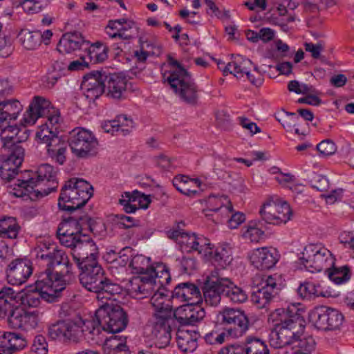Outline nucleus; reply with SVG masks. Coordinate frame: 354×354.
I'll return each instance as SVG.
<instances>
[{"label": "nucleus", "instance_id": "obj_23", "mask_svg": "<svg viewBox=\"0 0 354 354\" xmlns=\"http://www.w3.org/2000/svg\"><path fill=\"white\" fill-rule=\"evenodd\" d=\"M39 312L37 310L28 311L23 308L15 309L8 318V322L13 328H21L24 330L35 329L40 320Z\"/></svg>", "mask_w": 354, "mask_h": 354}, {"label": "nucleus", "instance_id": "obj_53", "mask_svg": "<svg viewBox=\"0 0 354 354\" xmlns=\"http://www.w3.org/2000/svg\"><path fill=\"white\" fill-rule=\"evenodd\" d=\"M230 201L228 197L224 195L209 196L207 200V208L205 210V216H211L212 214L209 212L218 213L223 205L230 203Z\"/></svg>", "mask_w": 354, "mask_h": 354}, {"label": "nucleus", "instance_id": "obj_52", "mask_svg": "<svg viewBox=\"0 0 354 354\" xmlns=\"http://www.w3.org/2000/svg\"><path fill=\"white\" fill-rule=\"evenodd\" d=\"M10 162L1 160L0 165V177L5 183L15 182L17 176H19V167Z\"/></svg>", "mask_w": 354, "mask_h": 354}, {"label": "nucleus", "instance_id": "obj_25", "mask_svg": "<svg viewBox=\"0 0 354 354\" xmlns=\"http://www.w3.org/2000/svg\"><path fill=\"white\" fill-rule=\"evenodd\" d=\"M249 258L254 268L265 270H269L275 266L279 261V254L274 248L263 247L252 250Z\"/></svg>", "mask_w": 354, "mask_h": 354}, {"label": "nucleus", "instance_id": "obj_59", "mask_svg": "<svg viewBox=\"0 0 354 354\" xmlns=\"http://www.w3.org/2000/svg\"><path fill=\"white\" fill-rule=\"evenodd\" d=\"M241 310L239 309L225 308L218 315V320L222 324L231 325L236 316L239 315Z\"/></svg>", "mask_w": 354, "mask_h": 354}, {"label": "nucleus", "instance_id": "obj_48", "mask_svg": "<svg viewBox=\"0 0 354 354\" xmlns=\"http://www.w3.org/2000/svg\"><path fill=\"white\" fill-rule=\"evenodd\" d=\"M227 286H224V295L234 304H242L247 301L248 294L241 288L235 286L230 280Z\"/></svg>", "mask_w": 354, "mask_h": 354}, {"label": "nucleus", "instance_id": "obj_62", "mask_svg": "<svg viewBox=\"0 0 354 354\" xmlns=\"http://www.w3.org/2000/svg\"><path fill=\"white\" fill-rule=\"evenodd\" d=\"M11 353L13 354L17 351L24 348L27 345L26 340L19 334L10 333Z\"/></svg>", "mask_w": 354, "mask_h": 354}, {"label": "nucleus", "instance_id": "obj_5", "mask_svg": "<svg viewBox=\"0 0 354 354\" xmlns=\"http://www.w3.org/2000/svg\"><path fill=\"white\" fill-rule=\"evenodd\" d=\"M170 70L165 73L163 77L170 85L174 93L185 102L196 105L198 102V88L189 73L172 57H168Z\"/></svg>", "mask_w": 354, "mask_h": 354}, {"label": "nucleus", "instance_id": "obj_2", "mask_svg": "<svg viewBox=\"0 0 354 354\" xmlns=\"http://www.w3.org/2000/svg\"><path fill=\"white\" fill-rule=\"evenodd\" d=\"M36 258L46 266L41 272L49 274L55 286H63V290L73 277V266L67 253L52 245L43 243L36 249Z\"/></svg>", "mask_w": 354, "mask_h": 354}, {"label": "nucleus", "instance_id": "obj_33", "mask_svg": "<svg viewBox=\"0 0 354 354\" xmlns=\"http://www.w3.org/2000/svg\"><path fill=\"white\" fill-rule=\"evenodd\" d=\"M106 95L113 99H122L127 90L128 80L126 77L115 73L106 77Z\"/></svg>", "mask_w": 354, "mask_h": 354}, {"label": "nucleus", "instance_id": "obj_15", "mask_svg": "<svg viewBox=\"0 0 354 354\" xmlns=\"http://www.w3.org/2000/svg\"><path fill=\"white\" fill-rule=\"evenodd\" d=\"M259 214L266 223L280 225L290 220L292 211L286 202L272 198L263 203Z\"/></svg>", "mask_w": 354, "mask_h": 354}, {"label": "nucleus", "instance_id": "obj_9", "mask_svg": "<svg viewBox=\"0 0 354 354\" xmlns=\"http://www.w3.org/2000/svg\"><path fill=\"white\" fill-rule=\"evenodd\" d=\"M173 312L162 311L153 313L149 319L147 328L150 332L151 338L157 348H164L170 342L171 326L174 323Z\"/></svg>", "mask_w": 354, "mask_h": 354}, {"label": "nucleus", "instance_id": "obj_37", "mask_svg": "<svg viewBox=\"0 0 354 354\" xmlns=\"http://www.w3.org/2000/svg\"><path fill=\"white\" fill-rule=\"evenodd\" d=\"M173 185L184 195L193 197L199 194V191L196 189H191L189 185H194L196 188H199L201 182L198 178H190L183 175L176 176L172 181Z\"/></svg>", "mask_w": 354, "mask_h": 354}, {"label": "nucleus", "instance_id": "obj_7", "mask_svg": "<svg viewBox=\"0 0 354 354\" xmlns=\"http://www.w3.org/2000/svg\"><path fill=\"white\" fill-rule=\"evenodd\" d=\"M86 332L93 335H99V328L95 326V320H68L58 322L48 329V334L53 339L73 343L79 342Z\"/></svg>", "mask_w": 354, "mask_h": 354}, {"label": "nucleus", "instance_id": "obj_11", "mask_svg": "<svg viewBox=\"0 0 354 354\" xmlns=\"http://www.w3.org/2000/svg\"><path fill=\"white\" fill-rule=\"evenodd\" d=\"M84 229L91 232L95 230L93 221L86 215L64 218L59 223L57 231L60 243L64 246L71 245L75 239L84 234L82 230Z\"/></svg>", "mask_w": 354, "mask_h": 354}, {"label": "nucleus", "instance_id": "obj_35", "mask_svg": "<svg viewBox=\"0 0 354 354\" xmlns=\"http://www.w3.org/2000/svg\"><path fill=\"white\" fill-rule=\"evenodd\" d=\"M168 237L174 239L179 245L180 250L183 252H192L196 242L198 236L195 234H189L183 230H171L167 232Z\"/></svg>", "mask_w": 354, "mask_h": 354}, {"label": "nucleus", "instance_id": "obj_12", "mask_svg": "<svg viewBox=\"0 0 354 354\" xmlns=\"http://www.w3.org/2000/svg\"><path fill=\"white\" fill-rule=\"evenodd\" d=\"M72 153L78 158H87L97 153L98 141L94 135L83 128L72 130L68 138Z\"/></svg>", "mask_w": 354, "mask_h": 354}, {"label": "nucleus", "instance_id": "obj_47", "mask_svg": "<svg viewBox=\"0 0 354 354\" xmlns=\"http://www.w3.org/2000/svg\"><path fill=\"white\" fill-rule=\"evenodd\" d=\"M232 259L230 249L225 247H218L216 249L213 248L212 257L207 259L221 268H225L228 266Z\"/></svg>", "mask_w": 354, "mask_h": 354}, {"label": "nucleus", "instance_id": "obj_26", "mask_svg": "<svg viewBox=\"0 0 354 354\" xmlns=\"http://www.w3.org/2000/svg\"><path fill=\"white\" fill-rule=\"evenodd\" d=\"M54 107L51 103L41 96H35L24 114V125H33L38 118L45 117Z\"/></svg>", "mask_w": 354, "mask_h": 354}, {"label": "nucleus", "instance_id": "obj_30", "mask_svg": "<svg viewBox=\"0 0 354 354\" xmlns=\"http://www.w3.org/2000/svg\"><path fill=\"white\" fill-rule=\"evenodd\" d=\"M19 296V292L10 287L3 286L0 290V317H8L15 309L20 308Z\"/></svg>", "mask_w": 354, "mask_h": 354}, {"label": "nucleus", "instance_id": "obj_55", "mask_svg": "<svg viewBox=\"0 0 354 354\" xmlns=\"http://www.w3.org/2000/svg\"><path fill=\"white\" fill-rule=\"evenodd\" d=\"M243 232V237L253 243H258L264 236V232L257 226L256 222H250Z\"/></svg>", "mask_w": 354, "mask_h": 354}, {"label": "nucleus", "instance_id": "obj_27", "mask_svg": "<svg viewBox=\"0 0 354 354\" xmlns=\"http://www.w3.org/2000/svg\"><path fill=\"white\" fill-rule=\"evenodd\" d=\"M157 288L152 274L133 277L129 281V290L135 297L142 299L150 296Z\"/></svg>", "mask_w": 354, "mask_h": 354}, {"label": "nucleus", "instance_id": "obj_57", "mask_svg": "<svg viewBox=\"0 0 354 354\" xmlns=\"http://www.w3.org/2000/svg\"><path fill=\"white\" fill-rule=\"evenodd\" d=\"M113 123L117 125V128L119 130L118 133L122 136L127 135L133 127V120L125 115H120L117 116L115 122Z\"/></svg>", "mask_w": 354, "mask_h": 354}, {"label": "nucleus", "instance_id": "obj_61", "mask_svg": "<svg viewBox=\"0 0 354 354\" xmlns=\"http://www.w3.org/2000/svg\"><path fill=\"white\" fill-rule=\"evenodd\" d=\"M14 128H17V126L8 125L1 129L0 138L3 146L6 147V145L14 142L15 134L16 133V131H14Z\"/></svg>", "mask_w": 354, "mask_h": 354}, {"label": "nucleus", "instance_id": "obj_32", "mask_svg": "<svg viewBox=\"0 0 354 354\" xmlns=\"http://www.w3.org/2000/svg\"><path fill=\"white\" fill-rule=\"evenodd\" d=\"M150 203V199L140 192L136 190L132 193L125 192L120 199V204L123 206L127 213H133L140 207L146 209Z\"/></svg>", "mask_w": 354, "mask_h": 354}, {"label": "nucleus", "instance_id": "obj_60", "mask_svg": "<svg viewBox=\"0 0 354 354\" xmlns=\"http://www.w3.org/2000/svg\"><path fill=\"white\" fill-rule=\"evenodd\" d=\"M48 344L45 337L37 335L31 347L30 354H48Z\"/></svg>", "mask_w": 354, "mask_h": 354}, {"label": "nucleus", "instance_id": "obj_64", "mask_svg": "<svg viewBox=\"0 0 354 354\" xmlns=\"http://www.w3.org/2000/svg\"><path fill=\"white\" fill-rule=\"evenodd\" d=\"M317 149L320 154L328 156L335 153L336 151V146L332 140H325L317 145Z\"/></svg>", "mask_w": 354, "mask_h": 354}, {"label": "nucleus", "instance_id": "obj_40", "mask_svg": "<svg viewBox=\"0 0 354 354\" xmlns=\"http://www.w3.org/2000/svg\"><path fill=\"white\" fill-rule=\"evenodd\" d=\"M185 316L180 317V323L194 325L203 319L205 312L203 308L196 304L186 305L183 309Z\"/></svg>", "mask_w": 354, "mask_h": 354}, {"label": "nucleus", "instance_id": "obj_56", "mask_svg": "<svg viewBox=\"0 0 354 354\" xmlns=\"http://www.w3.org/2000/svg\"><path fill=\"white\" fill-rule=\"evenodd\" d=\"M196 242H198V244L196 245L197 243H195L193 252L196 251L205 259L212 257L213 247L211 246V243L207 239L203 236H198Z\"/></svg>", "mask_w": 354, "mask_h": 354}, {"label": "nucleus", "instance_id": "obj_43", "mask_svg": "<svg viewBox=\"0 0 354 354\" xmlns=\"http://www.w3.org/2000/svg\"><path fill=\"white\" fill-rule=\"evenodd\" d=\"M165 291L164 288H157L156 291L151 296L150 302L153 307V313L166 310L172 312V307L167 299V295L165 293Z\"/></svg>", "mask_w": 354, "mask_h": 354}, {"label": "nucleus", "instance_id": "obj_17", "mask_svg": "<svg viewBox=\"0 0 354 354\" xmlns=\"http://www.w3.org/2000/svg\"><path fill=\"white\" fill-rule=\"evenodd\" d=\"M310 318L317 328L323 330L338 329L344 320V316L337 310L324 306L313 310Z\"/></svg>", "mask_w": 354, "mask_h": 354}, {"label": "nucleus", "instance_id": "obj_19", "mask_svg": "<svg viewBox=\"0 0 354 354\" xmlns=\"http://www.w3.org/2000/svg\"><path fill=\"white\" fill-rule=\"evenodd\" d=\"M32 274V265L27 259H14L9 263L6 269L7 282L12 286L24 284Z\"/></svg>", "mask_w": 354, "mask_h": 354}, {"label": "nucleus", "instance_id": "obj_31", "mask_svg": "<svg viewBox=\"0 0 354 354\" xmlns=\"http://www.w3.org/2000/svg\"><path fill=\"white\" fill-rule=\"evenodd\" d=\"M88 42L79 32H67L63 35L57 45V50L61 53H71L77 50L88 49Z\"/></svg>", "mask_w": 354, "mask_h": 354}, {"label": "nucleus", "instance_id": "obj_39", "mask_svg": "<svg viewBox=\"0 0 354 354\" xmlns=\"http://www.w3.org/2000/svg\"><path fill=\"white\" fill-rule=\"evenodd\" d=\"M20 229L15 218L12 216L0 218V236L1 238L15 239L17 237Z\"/></svg>", "mask_w": 354, "mask_h": 354}, {"label": "nucleus", "instance_id": "obj_10", "mask_svg": "<svg viewBox=\"0 0 354 354\" xmlns=\"http://www.w3.org/2000/svg\"><path fill=\"white\" fill-rule=\"evenodd\" d=\"M301 263L310 272L328 270L335 263L331 252L322 244L306 245L299 257Z\"/></svg>", "mask_w": 354, "mask_h": 354}, {"label": "nucleus", "instance_id": "obj_58", "mask_svg": "<svg viewBox=\"0 0 354 354\" xmlns=\"http://www.w3.org/2000/svg\"><path fill=\"white\" fill-rule=\"evenodd\" d=\"M45 117L47 118L45 124L49 127L50 129L59 133V129H60L62 122L59 111L53 108Z\"/></svg>", "mask_w": 354, "mask_h": 354}, {"label": "nucleus", "instance_id": "obj_18", "mask_svg": "<svg viewBox=\"0 0 354 354\" xmlns=\"http://www.w3.org/2000/svg\"><path fill=\"white\" fill-rule=\"evenodd\" d=\"M71 249V255L77 266L84 261L97 260V248L95 242L87 235L83 234L74 240L71 245H65Z\"/></svg>", "mask_w": 354, "mask_h": 354}, {"label": "nucleus", "instance_id": "obj_46", "mask_svg": "<svg viewBox=\"0 0 354 354\" xmlns=\"http://www.w3.org/2000/svg\"><path fill=\"white\" fill-rule=\"evenodd\" d=\"M243 346L246 354H270L266 342L258 337H248Z\"/></svg>", "mask_w": 354, "mask_h": 354}, {"label": "nucleus", "instance_id": "obj_14", "mask_svg": "<svg viewBox=\"0 0 354 354\" xmlns=\"http://www.w3.org/2000/svg\"><path fill=\"white\" fill-rule=\"evenodd\" d=\"M275 276H256L254 283L257 290L252 294L251 299L259 308H266L277 297L279 288Z\"/></svg>", "mask_w": 354, "mask_h": 354}, {"label": "nucleus", "instance_id": "obj_6", "mask_svg": "<svg viewBox=\"0 0 354 354\" xmlns=\"http://www.w3.org/2000/svg\"><path fill=\"white\" fill-rule=\"evenodd\" d=\"M49 274L39 272L35 281L34 290H26L19 292L20 306L36 308L41 299L52 303L57 301L60 293L63 291V286H55L50 279Z\"/></svg>", "mask_w": 354, "mask_h": 354}, {"label": "nucleus", "instance_id": "obj_42", "mask_svg": "<svg viewBox=\"0 0 354 354\" xmlns=\"http://www.w3.org/2000/svg\"><path fill=\"white\" fill-rule=\"evenodd\" d=\"M231 326L226 329L227 336L237 338L242 336L248 328V319L243 311L236 316L232 322Z\"/></svg>", "mask_w": 354, "mask_h": 354}, {"label": "nucleus", "instance_id": "obj_54", "mask_svg": "<svg viewBox=\"0 0 354 354\" xmlns=\"http://www.w3.org/2000/svg\"><path fill=\"white\" fill-rule=\"evenodd\" d=\"M20 36L21 44L27 50H35L41 44L39 32L22 31Z\"/></svg>", "mask_w": 354, "mask_h": 354}, {"label": "nucleus", "instance_id": "obj_29", "mask_svg": "<svg viewBox=\"0 0 354 354\" xmlns=\"http://www.w3.org/2000/svg\"><path fill=\"white\" fill-rule=\"evenodd\" d=\"M171 297L173 300L187 302V305L198 304L203 300L198 288L189 282L178 284L172 292Z\"/></svg>", "mask_w": 354, "mask_h": 354}, {"label": "nucleus", "instance_id": "obj_51", "mask_svg": "<svg viewBox=\"0 0 354 354\" xmlns=\"http://www.w3.org/2000/svg\"><path fill=\"white\" fill-rule=\"evenodd\" d=\"M150 275L156 279L157 288H162L163 286L168 284L171 280V276L167 266L165 264H160L153 268L150 270Z\"/></svg>", "mask_w": 354, "mask_h": 354}, {"label": "nucleus", "instance_id": "obj_28", "mask_svg": "<svg viewBox=\"0 0 354 354\" xmlns=\"http://www.w3.org/2000/svg\"><path fill=\"white\" fill-rule=\"evenodd\" d=\"M82 194L74 187L68 186V181L62 187L60 196L58 199L59 209L68 212H73L81 208L86 203H82Z\"/></svg>", "mask_w": 354, "mask_h": 354}, {"label": "nucleus", "instance_id": "obj_20", "mask_svg": "<svg viewBox=\"0 0 354 354\" xmlns=\"http://www.w3.org/2000/svg\"><path fill=\"white\" fill-rule=\"evenodd\" d=\"M36 173L31 171H24L19 174L16 180L11 185L13 187V194L17 197L28 196L31 201L41 198L40 194L36 193L37 178Z\"/></svg>", "mask_w": 354, "mask_h": 354}, {"label": "nucleus", "instance_id": "obj_4", "mask_svg": "<svg viewBox=\"0 0 354 354\" xmlns=\"http://www.w3.org/2000/svg\"><path fill=\"white\" fill-rule=\"evenodd\" d=\"M170 70L165 73L163 77L170 85L174 93L185 102L196 105L198 102V88L189 73L172 57H168Z\"/></svg>", "mask_w": 354, "mask_h": 354}, {"label": "nucleus", "instance_id": "obj_1", "mask_svg": "<svg viewBox=\"0 0 354 354\" xmlns=\"http://www.w3.org/2000/svg\"><path fill=\"white\" fill-rule=\"evenodd\" d=\"M303 313V310L291 305L270 313L268 321L272 324L273 329L270 334L269 342L272 347L280 348L292 346L300 335H303L305 328Z\"/></svg>", "mask_w": 354, "mask_h": 354}, {"label": "nucleus", "instance_id": "obj_3", "mask_svg": "<svg viewBox=\"0 0 354 354\" xmlns=\"http://www.w3.org/2000/svg\"><path fill=\"white\" fill-rule=\"evenodd\" d=\"M78 268L81 270V284L88 290L95 292L98 300H112L113 297L121 292L120 286L105 277L104 270L97 260L84 261V264Z\"/></svg>", "mask_w": 354, "mask_h": 354}, {"label": "nucleus", "instance_id": "obj_45", "mask_svg": "<svg viewBox=\"0 0 354 354\" xmlns=\"http://www.w3.org/2000/svg\"><path fill=\"white\" fill-rule=\"evenodd\" d=\"M129 267L132 272L138 275L149 274L152 266L150 264V259L142 254L133 256L129 263Z\"/></svg>", "mask_w": 354, "mask_h": 354}, {"label": "nucleus", "instance_id": "obj_22", "mask_svg": "<svg viewBox=\"0 0 354 354\" xmlns=\"http://www.w3.org/2000/svg\"><path fill=\"white\" fill-rule=\"evenodd\" d=\"M35 173L37 182L36 193L40 194L41 198L56 190L57 187L56 171L51 165H41Z\"/></svg>", "mask_w": 354, "mask_h": 354}, {"label": "nucleus", "instance_id": "obj_8", "mask_svg": "<svg viewBox=\"0 0 354 354\" xmlns=\"http://www.w3.org/2000/svg\"><path fill=\"white\" fill-rule=\"evenodd\" d=\"M109 300L102 301V304L96 310L95 317V326L101 330L111 333H116L125 328L127 324V318L125 312L119 306H113Z\"/></svg>", "mask_w": 354, "mask_h": 354}, {"label": "nucleus", "instance_id": "obj_38", "mask_svg": "<svg viewBox=\"0 0 354 354\" xmlns=\"http://www.w3.org/2000/svg\"><path fill=\"white\" fill-rule=\"evenodd\" d=\"M1 159L6 162H10L15 165V167H20L24 161V149L18 144H10L2 146L1 151Z\"/></svg>", "mask_w": 354, "mask_h": 354}, {"label": "nucleus", "instance_id": "obj_41", "mask_svg": "<svg viewBox=\"0 0 354 354\" xmlns=\"http://www.w3.org/2000/svg\"><path fill=\"white\" fill-rule=\"evenodd\" d=\"M176 342L183 352L192 353L197 348L196 334L193 335L189 330H179L176 334Z\"/></svg>", "mask_w": 354, "mask_h": 354}, {"label": "nucleus", "instance_id": "obj_13", "mask_svg": "<svg viewBox=\"0 0 354 354\" xmlns=\"http://www.w3.org/2000/svg\"><path fill=\"white\" fill-rule=\"evenodd\" d=\"M58 133L44 124L39 127L35 138L38 142L46 144L48 155L53 160L63 165L66 161V145Z\"/></svg>", "mask_w": 354, "mask_h": 354}, {"label": "nucleus", "instance_id": "obj_24", "mask_svg": "<svg viewBox=\"0 0 354 354\" xmlns=\"http://www.w3.org/2000/svg\"><path fill=\"white\" fill-rule=\"evenodd\" d=\"M252 62L248 58L241 55H236L234 59L229 62L223 69V74L226 75L228 73L233 74L237 78H241L246 75L247 78L254 85L259 86L262 84L261 78H254L250 73V70L252 66Z\"/></svg>", "mask_w": 354, "mask_h": 354}, {"label": "nucleus", "instance_id": "obj_49", "mask_svg": "<svg viewBox=\"0 0 354 354\" xmlns=\"http://www.w3.org/2000/svg\"><path fill=\"white\" fill-rule=\"evenodd\" d=\"M68 186L74 187L82 194V203H87L93 196V187L82 178H71L68 180Z\"/></svg>", "mask_w": 354, "mask_h": 354}, {"label": "nucleus", "instance_id": "obj_21", "mask_svg": "<svg viewBox=\"0 0 354 354\" xmlns=\"http://www.w3.org/2000/svg\"><path fill=\"white\" fill-rule=\"evenodd\" d=\"M106 79V76L99 71H93L84 77L81 89L89 102L95 101L105 92Z\"/></svg>", "mask_w": 354, "mask_h": 354}, {"label": "nucleus", "instance_id": "obj_44", "mask_svg": "<svg viewBox=\"0 0 354 354\" xmlns=\"http://www.w3.org/2000/svg\"><path fill=\"white\" fill-rule=\"evenodd\" d=\"M315 342L310 335H307L303 332V335H300L292 344V348H295V354H314L315 351Z\"/></svg>", "mask_w": 354, "mask_h": 354}, {"label": "nucleus", "instance_id": "obj_16", "mask_svg": "<svg viewBox=\"0 0 354 354\" xmlns=\"http://www.w3.org/2000/svg\"><path fill=\"white\" fill-rule=\"evenodd\" d=\"M230 279L223 277L218 270L212 272L207 277L203 286V299L205 302L211 306H216L221 301V293L224 294V286L229 284Z\"/></svg>", "mask_w": 354, "mask_h": 354}, {"label": "nucleus", "instance_id": "obj_36", "mask_svg": "<svg viewBox=\"0 0 354 354\" xmlns=\"http://www.w3.org/2000/svg\"><path fill=\"white\" fill-rule=\"evenodd\" d=\"M297 293L300 297L310 300L316 297H328L330 293L325 290L320 283L304 281L297 288Z\"/></svg>", "mask_w": 354, "mask_h": 354}, {"label": "nucleus", "instance_id": "obj_34", "mask_svg": "<svg viewBox=\"0 0 354 354\" xmlns=\"http://www.w3.org/2000/svg\"><path fill=\"white\" fill-rule=\"evenodd\" d=\"M23 109L20 102L16 99L4 100L0 104V128L11 120H15Z\"/></svg>", "mask_w": 354, "mask_h": 354}, {"label": "nucleus", "instance_id": "obj_63", "mask_svg": "<svg viewBox=\"0 0 354 354\" xmlns=\"http://www.w3.org/2000/svg\"><path fill=\"white\" fill-rule=\"evenodd\" d=\"M329 279L336 284L345 283L349 279L347 269L335 270L328 273Z\"/></svg>", "mask_w": 354, "mask_h": 354}, {"label": "nucleus", "instance_id": "obj_50", "mask_svg": "<svg viewBox=\"0 0 354 354\" xmlns=\"http://www.w3.org/2000/svg\"><path fill=\"white\" fill-rule=\"evenodd\" d=\"M127 340L125 337L112 335L107 338L104 344L103 349L104 354H114V352L123 351L127 348Z\"/></svg>", "mask_w": 354, "mask_h": 354}]
</instances>
